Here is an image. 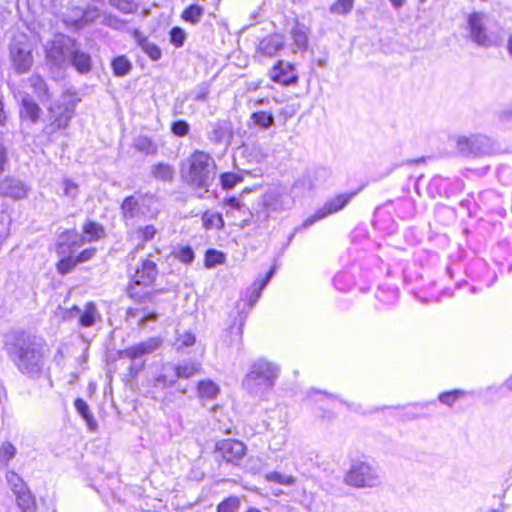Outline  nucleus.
Masks as SVG:
<instances>
[{
    "label": "nucleus",
    "instance_id": "obj_1",
    "mask_svg": "<svg viewBox=\"0 0 512 512\" xmlns=\"http://www.w3.org/2000/svg\"><path fill=\"white\" fill-rule=\"evenodd\" d=\"M5 350L21 374L31 379H38L43 375L49 352L43 338L17 332L7 337Z\"/></svg>",
    "mask_w": 512,
    "mask_h": 512
},
{
    "label": "nucleus",
    "instance_id": "obj_2",
    "mask_svg": "<svg viewBox=\"0 0 512 512\" xmlns=\"http://www.w3.org/2000/svg\"><path fill=\"white\" fill-rule=\"evenodd\" d=\"M47 110V123L43 128V134L50 142H55L66 135L65 131L74 115L75 102L72 95L63 93L47 107Z\"/></svg>",
    "mask_w": 512,
    "mask_h": 512
},
{
    "label": "nucleus",
    "instance_id": "obj_3",
    "mask_svg": "<svg viewBox=\"0 0 512 512\" xmlns=\"http://www.w3.org/2000/svg\"><path fill=\"white\" fill-rule=\"evenodd\" d=\"M279 375V368L266 360L254 362L242 381L244 389L255 396H259L273 388Z\"/></svg>",
    "mask_w": 512,
    "mask_h": 512
},
{
    "label": "nucleus",
    "instance_id": "obj_4",
    "mask_svg": "<svg viewBox=\"0 0 512 512\" xmlns=\"http://www.w3.org/2000/svg\"><path fill=\"white\" fill-rule=\"evenodd\" d=\"M215 176L214 159L204 151H195L189 158L187 181L194 187L203 190V193H207Z\"/></svg>",
    "mask_w": 512,
    "mask_h": 512
},
{
    "label": "nucleus",
    "instance_id": "obj_5",
    "mask_svg": "<svg viewBox=\"0 0 512 512\" xmlns=\"http://www.w3.org/2000/svg\"><path fill=\"white\" fill-rule=\"evenodd\" d=\"M158 275L156 263L151 260H143L141 266L136 270L133 280L128 287V295L138 302L151 300L154 292L144 290L150 287Z\"/></svg>",
    "mask_w": 512,
    "mask_h": 512
},
{
    "label": "nucleus",
    "instance_id": "obj_6",
    "mask_svg": "<svg viewBox=\"0 0 512 512\" xmlns=\"http://www.w3.org/2000/svg\"><path fill=\"white\" fill-rule=\"evenodd\" d=\"M104 234L103 226H82L81 232L76 229H69L59 236L57 254L65 256L74 254L85 241L100 238Z\"/></svg>",
    "mask_w": 512,
    "mask_h": 512
},
{
    "label": "nucleus",
    "instance_id": "obj_7",
    "mask_svg": "<svg viewBox=\"0 0 512 512\" xmlns=\"http://www.w3.org/2000/svg\"><path fill=\"white\" fill-rule=\"evenodd\" d=\"M344 483L355 488H374L381 484V478L375 467L364 461H356L346 472Z\"/></svg>",
    "mask_w": 512,
    "mask_h": 512
},
{
    "label": "nucleus",
    "instance_id": "obj_8",
    "mask_svg": "<svg viewBox=\"0 0 512 512\" xmlns=\"http://www.w3.org/2000/svg\"><path fill=\"white\" fill-rule=\"evenodd\" d=\"M162 344V339L159 337H151L147 340L128 347L124 350L119 351V358H127L132 361L128 368L129 375L135 377L140 371L143 370L145 361L140 359L156 351Z\"/></svg>",
    "mask_w": 512,
    "mask_h": 512
},
{
    "label": "nucleus",
    "instance_id": "obj_9",
    "mask_svg": "<svg viewBox=\"0 0 512 512\" xmlns=\"http://www.w3.org/2000/svg\"><path fill=\"white\" fill-rule=\"evenodd\" d=\"M465 29L467 38L478 46L491 47L496 44V37L487 28V17L484 13L469 14Z\"/></svg>",
    "mask_w": 512,
    "mask_h": 512
},
{
    "label": "nucleus",
    "instance_id": "obj_10",
    "mask_svg": "<svg viewBox=\"0 0 512 512\" xmlns=\"http://www.w3.org/2000/svg\"><path fill=\"white\" fill-rule=\"evenodd\" d=\"M121 208L126 219H133L140 215L147 217L157 210V199L153 195L135 193L124 199Z\"/></svg>",
    "mask_w": 512,
    "mask_h": 512
},
{
    "label": "nucleus",
    "instance_id": "obj_11",
    "mask_svg": "<svg viewBox=\"0 0 512 512\" xmlns=\"http://www.w3.org/2000/svg\"><path fill=\"white\" fill-rule=\"evenodd\" d=\"M75 45V41L70 37L63 34L55 35L45 46L47 60L55 66H64L68 63Z\"/></svg>",
    "mask_w": 512,
    "mask_h": 512
},
{
    "label": "nucleus",
    "instance_id": "obj_12",
    "mask_svg": "<svg viewBox=\"0 0 512 512\" xmlns=\"http://www.w3.org/2000/svg\"><path fill=\"white\" fill-rule=\"evenodd\" d=\"M215 455L217 459L239 465L246 455V446L238 440L224 439L216 444Z\"/></svg>",
    "mask_w": 512,
    "mask_h": 512
},
{
    "label": "nucleus",
    "instance_id": "obj_13",
    "mask_svg": "<svg viewBox=\"0 0 512 512\" xmlns=\"http://www.w3.org/2000/svg\"><path fill=\"white\" fill-rule=\"evenodd\" d=\"M351 197L352 194H340L332 199L327 200L321 207L317 208L315 212L308 217L304 224H314L324 220L331 214L337 213L348 204Z\"/></svg>",
    "mask_w": 512,
    "mask_h": 512
},
{
    "label": "nucleus",
    "instance_id": "obj_14",
    "mask_svg": "<svg viewBox=\"0 0 512 512\" xmlns=\"http://www.w3.org/2000/svg\"><path fill=\"white\" fill-rule=\"evenodd\" d=\"M11 58L18 73L27 72L33 63L30 45L26 41H14L11 45Z\"/></svg>",
    "mask_w": 512,
    "mask_h": 512
},
{
    "label": "nucleus",
    "instance_id": "obj_15",
    "mask_svg": "<svg viewBox=\"0 0 512 512\" xmlns=\"http://www.w3.org/2000/svg\"><path fill=\"white\" fill-rule=\"evenodd\" d=\"M98 317H100V314L93 302H88L83 310L78 306H73L70 309L64 310L62 314L64 320L78 318L79 324L82 327L92 326Z\"/></svg>",
    "mask_w": 512,
    "mask_h": 512
},
{
    "label": "nucleus",
    "instance_id": "obj_16",
    "mask_svg": "<svg viewBox=\"0 0 512 512\" xmlns=\"http://www.w3.org/2000/svg\"><path fill=\"white\" fill-rule=\"evenodd\" d=\"M264 206L268 211H281L293 205L292 197L282 189H269L263 197Z\"/></svg>",
    "mask_w": 512,
    "mask_h": 512
},
{
    "label": "nucleus",
    "instance_id": "obj_17",
    "mask_svg": "<svg viewBox=\"0 0 512 512\" xmlns=\"http://www.w3.org/2000/svg\"><path fill=\"white\" fill-rule=\"evenodd\" d=\"M158 320V314L151 310L149 307H131L126 311V321L135 323L137 327L143 329L148 327L151 323Z\"/></svg>",
    "mask_w": 512,
    "mask_h": 512
},
{
    "label": "nucleus",
    "instance_id": "obj_18",
    "mask_svg": "<svg viewBox=\"0 0 512 512\" xmlns=\"http://www.w3.org/2000/svg\"><path fill=\"white\" fill-rule=\"evenodd\" d=\"M271 78L280 84L290 85L297 81V74L291 63L280 61L273 67Z\"/></svg>",
    "mask_w": 512,
    "mask_h": 512
},
{
    "label": "nucleus",
    "instance_id": "obj_19",
    "mask_svg": "<svg viewBox=\"0 0 512 512\" xmlns=\"http://www.w3.org/2000/svg\"><path fill=\"white\" fill-rule=\"evenodd\" d=\"M27 192V186L19 179L6 178L0 183V195L21 199L27 195Z\"/></svg>",
    "mask_w": 512,
    "mask_h": 512
},
{
    "label": "nucleus",
    "instance_id": "obj_20",
    "mask_svg": "<svg viewBox=\"0 0 512 512\" xmlns=\"http://www.w3.org/2000/svg\"><path fill=\"white\" fill-rule=\"evenodd\" d=\"M284 47V39L281 35L274 34L263 38L256 52L267 57L275 56Z\"/></svg>",
    "mask_w": 512,
    "mask_h": 512
},
{
    "label": "nucleus",
    "instance_id": "obj_21",
    "mask_svg": "<svg viewBox=\"0 0 512 512\" xmlns=\"http://www.w3.org/2000/svg\"><path fill=\"white\" fill-rule=\"evenodd\" d=\"M169 369L173 372L174 377L169 381V385H173L177 379H189L201 371V364L197 362H184L175 366H169Z\"/></svg>",
    "mask_w": 512,
    "mask_h": 512
},
{
    "label": "nucleus",
    "instance_id": "obj_22",
    "mask_svg": "<svg viewBox=\"0 0 512 512\" xmlns=\"http://www.w3.org/2000/svg\"><path fill=\"white\" fill-rule=\"evenodd\" d=\"M21 101V117L29 119L32 123H36L40 118L41 109L33 98L28 94L19 93L18 96Z\"/></svg>",
    "mask_w": 512,
    "mask_h": 512
},
{
    "label": "nucleus",
    "instance_id": "obj_23",
    "mask_svg": "<svg viewBox=\"0 0 512 512\" xmlns=\"http://www.w3.org/2000/svg\"><path fill=\"white\" fill-rule=\"evenodd\" d=\"M451 179L442 176H434L427 185V191L432 197H448L450 195L449 185Z\"/></svg>",
    "mask_w": 512,
    "mask_h": 512
},
{
    "label": "nucleus",
    "instance_id": "obj_24",
    "mask_svg": "<svg viewBox=\"0 0 512 512\" xmlns=\"http://www.w3.org/2000/svg\"><path fill=\"white\" fill-rule=\"evenodd\" d=\"M68 63H71L72 66L79 73H87L91 70V57L89 54L79 50L76 46L73 48V51L69 57Z\"/></svg>",
    "mask_w": 512,
    "mask_h": 512
},
{
    "label": "nucleus",
    "instance_id": "obj_25",
    "mask_svg": "<svg viewBox=\"0 0 512 512\" xmlns=\"http://www.w3.org/2000/svg\"><path fill=\"white\" fill-rule=\"evenodd\" d=\"M219 393V386L210 379L201 380L197 383V396L201 401L214 400Z\"/></svg>",
    "mask_w": 512,
    "mask_h": 512
},
{
    "label": "nucleus",
    "instance_id": "obj_26",
    "mask_svg": "<svg viewBox=\"0 0 512 512\" xmlns=\"http://www.w3.org/2000/svg\"><path fill=\"white\" fill-rule=\"evenodd\" d=\"M28 82L39 100L45 104L50 99V93L44 80L39 75L34 74L29 78Z\"/></svg>",
    "mask_w": 512,
    "mask_h": 512
},
{
    "label": "nucleus",
    "instance_id": "obj_27",
    "mask_svg": "<svg viewBox=\"0 0 512 512\" xmlns=\"http://www.w3.org/2000/svg\"><path fill=\"white\" fill-rule=\"evenodd\" d=\"M274 273H275V268L273 267L266 274L265 278H263L259 281H256L252 285L251 293H250L249 300H248L250 307H253L256 304V302L260 298L262 290L269 283V281L273 277Z\"/></svg>",
    "mask_w": 512,
    "mask_h": 512
},
{
    "label": "nucleus",
    "instance_id": "obj_28",
    "mask_svg": "<svg viewBox=\"0 0 512 512\" xmlns=\"http://www.w3.org/2000/svg\"><path fill=\"white\" fill-rule=\"evenodd\" d=\"M17 504L23 512H35L36 502L35 498L29 489H25L20 493L15 494Z\"/></svg>",
    "mask_w": 512,
    "mask_h": 512
},
{
    "label": "nucleus",
    "instance_id": "obj_29",
    "mask_svg": "<svg viewBox=\"0 0 512 512\" xmlns=\"http://www.w3.org/2000/svg\"><path fill=\"white\" fill-rule=\"evenodd\" d=\"M308 28L304 24L296 23L291 34L295 45L300 50H305L308 45Z\"/></svg>",
    "mask_w": 512,
    "mask_h": 512
},
{
    "label": "nucleus",
    "instance_id": "obj_30",
    "mask_svg": "<svg viewBox=\"0 0 512 512\" xmlns=\"http://www.w3.org/2000/svg\"><path fill=\"white\" fill-rule=\"evenodd\" d=\"M204 14V8L197 4H191L182 12V19L185 22H189L193 25L200 22L202 16Z\"/></svg>",
    "mask_w": 512,
    "mask_h": 512
},
{
    "label": "nucleus",
    "instance_id": "obj_31",
    "mask_svg": "<svg viewBox=\"0 0 512 512\" xmlns=\"http://www.w3.org/2000/svg\"><path fill=\"white\" fill-rule=\"evenodd\" d=\"M152 175L162 181H171L174 177V168L166 163H158L151 168Z\"/></svg>",
    "mask_w": 512,
    "mask_h": 512
},
{
    "label": "nucleus",
    "instance_id": "obj_32",
    "mask_svg": "<svg viewBox=\"0 0 512 512\" xmlns=\"http://www.w3.org/2000/svg\"><path fill=\"white\" fill-rule=\"evenodd\" d=\"M355 0H335L329 6V12L332 15L346 16L351 13Z\"/></svg>",
    "mask_w": 512,
    "mask_h": 512
},
{
    "label": "nucleus",
    "instance_id": "obj_33",
    "mask_svg": "<svg viewBox=\"0 0 512 512\" xmlns=\"http://www.w3.org/2000/svg\"><path fill=\"white\" fill-rule=\"evenodd\" d=\"M111 65H112L114 74L118 77L126 76L132 69L131 62L124 55L116 57L112 61Z\"/></svg>",
    "mask_w": 512,
    "mask_h": 512
},
{
    "label": "nucleus",
    "instance_id": "obj_34",
    "mask_svg": "<svg viewBox=\"0 0 512 512\" xmlns=\"http://www.w3.org/2000/svg\"><path fill=\"white\" fill-rule=\"evenodd\" d=\"M77 412L84 418L90 429H95L96 422L93 414L89 410L88 404L81 398H77L74 402Z\"/></svg>",
    "mask_w": 512,
    "mask_h": 512
},
{
    "label": "nucleus",
    "instance_id": "obj_35",
    "mask_svg": "<svg viewBox=\"0 0 512 512\" xmlns=\"http://www.w3.org/2000/svg\"><path fill=\"white\" fill-rule=\"evenodd\" d=\"M250 118L256 126L262 129H269L274 124V117L270 112L257 111L252 113Z\"/></svg>",
    "mask_w": 512,
    "mask_h": 512
},
{
    "label": "nucleus",
    "instance_id": "obj_36",
    "mask_svg": "<svg viewBox=\"0 0 512 512\" xmlns=\"http://www.w3.org/2000/svg\"><path fill=\"white\" fill-rule=\"evenodd\" d=\"M474 156L486 154L491 149V141L484 135H473Z\"/></svg>",
    "mask_w": 512,
    "mask_h": 512
},
{
    "label": "nucleus",
    "instance_id": "obj_37",
    "mask_svg": "<svg viewBox=\"0 0 512 512\" xmlns=\"http://www.w3.org/2000/svg\"><path fill=\"white\" fill-rule=\"evenodd\" d=\"M456 147L458 152L463 156H474L473 153V135L459 136L456 140Z\"/></svg>",
    "mask_w": 512,
    "mask_h": 512
},
{
    "label": "nucleus",
    "instance_id": "obj_38",
    "mask_svg": "<svg viewBox=\"0 0 512 512\" xmlns=\"http://www.w3.org/2000/svg\"><path fill=\"white\" fill-rule=\"evenodd\" d=\"M393 210H394V207L392 206V204H385L381 207H378L375 210L374 221L372 224H377L378 222H387V221H391V222L395 223L396 222L395 219H393V218L389 219L386 217V216L390 217Z\"/></svg>",
    "mask_w": 512,
    "mask_h": 512
},
{
    "label": "nucleus",
    "instance_id": "obj_39",
    "mask_svg": "<svg viewBox=\"0 0 512 512\" xmlns=\"http://www.w3.org/2000/svg\"><path fill=\"white\" fill-rule=\"evenodd\" d=\"M6 480L14 494L20 493L21 491H24L25 489H27V486L24 483V481L22 480V478H20L13 471L7 472Z\"/></svg>",
    "mask_w": 512,
    "mask_h": 512
},
{
    "label": "nucleus",
    "instance_id": "obj_40",
    "mask_svg": "<svg viewBox=\"0 0 512 512\" xmlns=\"http://www.w3.org/2000/svg\"><path fill=\"white\" fill-rule=\"evenodd\" d=\"M73 254H67L61 256L62 258L57 263V270L60 274L64 275L72 271V269L78 264L77 259L73 258Z\"/></svg>",
    "mask_w": 512,
    "mask_h": 512
},
{
    "label": "nucleus",
    "instance_id": "obj_41",
    "mask_svg": "<svg viewBox=\"0 0 512 512\" xmlns=\"http://www.w3.org/2000/svg\"><path fill=\"white\" fill-rule=\"evenodd\" d=\"M239 508L240 499L236 496H231L217 505V512H237Z\"/></svg>",
    "mask_w": 512,
    "mask_h": 512
},
{
    "label": "nucleus",
    "instance_id": "obj_42",
    "mask_svg": "<svg viewBox=\"0 0 512 512\" xmlns=\"http://www.w3.org/2000/svg\"><path fill=\"white\" fill-rule=\"evenodd\" d=\"M243 178L239 174L226 172L221 174L220 182L223 189L229 190L234 188L237 184L242 182Z\"/></svg>",
    "mask_w": 512,
    "mask_h": 512
},
{
    "label": "nucleus",
    "instance_id": "obj_43",
    "mask_svg": "<svg viewBox=\"0 0 512 512\" xmlns=\"http://www.w3.org/2000/svg\"><path fill=\"white\" fill-rule=\"evenodd\" d=\"M224 260V254L214 249H209L205 254V266L207 268H213L218 264H222Z\"/></svg>",
    "mask_w": 512,
    "mask_h": 512
},
{
    "label": "nucleus",
    "instance_id": "obj_44",
    "mask_svg": "<svg viewBox=\"0 0 512 512\" xmlns=\"http://www.w3.org/2000/svg\"><path fill=\"white\" fill-rule=\"evenodd\" d=\"M135 147L146 154H155L157 151V146L148 137H138L135 140Z\"/></svg>",
    "mask_w": 512,
    "mask_h": 512
},
{
    "label": "nucleus",
    "instance_id": "obj_45",
    "mask_svg": "<svg viewBox=\"0 0 512 512\" xmlns=\"http://www.w3.org/2000/svg\"><path fill=\"white\" fill-rule=\"evenodd\" d=\"M266 479L268 481L286 485V486H291L296 482V479L293 476L283 475L277 471L268 473L266 475Z\"/></svg>",
    "mask_w": 512,
    "mask_h": 512
},
{
    "label": "nucleus",
    "instance_id": "obj_46",
    "mask_svg": "<svg viewBox=\"0 0 512 512\" xmlns=\"http://www.w3.org/2000/svg\"><path fill=\"white\" fill-rule=\"evenodd\" d=\"M435 215L437 221H452L455 215V210L446 205H438L435 208Z\"/></svg>",
    "mask_w": 512,
    "mask_h": 512
},
{
    "label": "nucleus",
    "instance_id": "obj_47",
    "mask_svg": "<svg viewBox=\"0 0 512 512\" xmlns=\"http://www.w3.org/2000/svg\"><path fill=\"white\" fill-rule=\"evenodd\" d=\"M173 254L177 259L185 264H190L194 260V252L189 246L179 247L173 252Z\"/></svg>",
    "mask_w": 512,
    "mask_h": 512
},
{
    "label": "nucleus",
    "instance_id": "obj_48",
    "mask_svg": "<svg viewBox=\"0 0 512 512\" xmlns=\"http://www.w3.org/2000/svg\"><path fill=\"white\" fill-rule=\"evenodd\" d=\"M15 454L16 448L11 443L2 444L0 448V463L6 466Z\"/></svg>",
    "mask_w": 512,
    "mask_h": 512
},
{
    "label": "nucleus",
    "instance_id": "obj_49",
    "mask_svg": "<svg viewBox=\"0 0 512 512\" xmlns=\"http://www.w3.org/2000/svg\"><path fill=\"white\" fill-rule=\"evenodd\" d=\"M186 40V33L180 27H173L170 31V42L177 48L182 47Z\"/></svg>",
    "mask_w": 512,
    "mask_h": 512
},
{
    "label": "nucleus",
    "instance_id": "obj_50",
    "mask_svg": "<svg viewBox=\"0 0 512 512\" xmlns=\"http://www.w3.org/2000/svg\"><path fill=\"white\" fill-rule=\"evenodd\" d=\"M141 49L153 61L159 60L162 56L161 49L152 42H144Z\"/></svg>",
    "mask_w": 512,
    "mask_h": 512
},
{
    "label": "nucleus",
    "instance_id": "obj_51",
    "mask_svg": "<svg viewBox=\"0 0 512 512\" xmlns=\"http://www.w3.org/2000/svg\"><path fill=\"white\" fill-rule=\"evenodd\" d=\"M110 3L126 14L132 13L137 9V5L132 0H110Z\"/></svg>",
    "mask_w": 512,
    "mask_h": 512
},
{
    "label": "nucleus",
    "instance_id": "obj_52",
    "mask_svg": "<svg viewBox=\"0 0 512 512\" xmlns=\"http://www.w3.org/2000/svg\"><path fill=\"white\" fill-rule=\"evenodd\" d=\"M464 395V391L462 390H453L444 392L439 395V400L441 403L452 406L454 402L460 397Z\"/></svg>",
    "mask_w": 512,
    "mask_h": 512
},
{
    "label": "nucleus",
    "instance_id": "obj_53",
    "mask_svg": "<svg viewBox=\"0 0 512 512\" xmlns=\"http://www.w3.org/2000/svg\"><path fill=\"white\" fill-rule=\"evenodd\" d=\"M190 130L189 124L184 120H178L172 123L171 131L174 135L178 137H184L188 134Z\"/></svg>",
    "mask_w": 512,
    "mask_h": 512
},
{
    "label": "nucleus",
    "instance_id": "obj_54",
    "mask_svg": "<svg viewBox=\"0 0 512 512\" xmlns=\"http://www.w3.org/2000/svg\"><path fill=\"white\" fill-rule=\"evenodd\" d=\"M62 185H63V194L70 199H75L76 196L78 195V191H79L78 186L69 179H65L62 182Z\"/></svg>",
    "mask_w": 512,
    "mask_h": 512
},
{
    "label": "nucleus",
    "instance_id": "obj_55",
    "mask_svg": "<svg viewBox=\"0 0 512 512\" xmlns=\"http://www.w3.org/2000/svg\"><path fill=\"white\" fill-rule=\"evenodd\" d=\"M195 340L196 338L192 333L184 332L183 334H180L177 338V348L180 349L184 347H190L194 345Z\"/></svg>",
    "mask_w": 512,
    "mask_h": 512
},
{
    "label": "nucleus",
    "instance_id": "obj_56",
    "mask_svg": "<svg viewBox=\"0 0 512 512\" xmlns=\"http://www.w3.org/2000/svg\"><path fill=\"white\" fill-rule=\"evenodd\" d=\"M244 320L240 322L238 327L231 326L229 328L230 334L233 336L232 342H236L237 349L242 347V334H243Z\"/></svg>",
    "mask_w": 512,
    "mask_h": 512
},
{
    "label": "nucleus",
    "instance_id": "obj_57",
    "mask_svg": "<svg viewBox=\"0 0 512 512\" xmlns=\"http://www.w3.org/2000/svg\"><path fill=\"white\" fill-rule=\"evenodd\" d=\"M226 132L220 125H213L209 133V139L215 143H221L225 138Z\"/></svg>",
    "mask_w": 512,
    "mask_h": 512
},
{
    "label": "nucleus",
    "instance_id": "obj_58",
    "mask_svg": "<svg viewBox=\"0 0 512 512\" xmlns=\"http://www.w3.org/2000/svg\"><path fill=\"white\" fill-rule=\"evenodd\" d=\"M139 238H142L143 241H148L152 239L156 233L154 226H144L137 229L135 232Z\"/></svg>",
    "mask_w": 512,
    "mask_h": 512
},
{
    "label": "nucleus",
    "instance_id": "obj_59",
    "mask_svg": "<svg viewBox=\"0 0 512 512\" xmlns=\"http://www.w3.org/2000/svg\"><path fill=\"white\" fill-rule=\"evenodd\" d=\"M3 135L4 132L0 130V174L5 170V166L8 162L7 149L2 142Z\"/></svg>",
    "mask_w": 512,
    "mask_h": 512
},
{
    "label": "nucleus",
    "instance_id": "obj_60",
    "mask_svg": "<svg viewBox=\"0 0 512 512\" xmlns=\"http://www.w3.org/2000/svg\"><path fill=\"white\" fill-rule=\"evenodd\" d=\"M99 16V12L96 8H93V9H88L87 11H85L83 13V17L81 19V21L83 23H88V22H92L93 20H95L97 17Z\"/></svg>",
    "mask_w": 512,
    "mask_h": 512
},
{
    "label": "nucleus",
    "instance_id": "obj_61",
    "mask_svg": "<svg viewBox=\"0 0 512 512\" xmlns=\"http://www.w3.org/2000/svg\"><path fill=\"white\" fill-rule=\"evenodd\" d=\"M95 249L94 248H89V249H85L84 251H82L77 257V261L78 263H82V262H85V261H88L90 260L94 254H95Z\"/></svg>",
    "mask_w": 512,
    "mask_h": 512
},
{
    "label": "nucleus",
    "instance_id": "obj_62",
    "mask_svg": "<svg viewBox=\"0 0 512 512\" xmlns=\"http://www.w3.org/2000/svg\"><path fill=\"white\" fill-rule=\"evenodd\" d=\"M214 221H217L220 224H224L223 219L220 215H211V217H208V214H204L203 224H214Z\"/></svg>",
    "mask_w": 512,
    "mask_h": 512
},
{
    "label": "nucleus",
    "instance_id": "obj_63",
    "mask_svg": "<svg viewBox=\"0 0 512 512\" xmlns=\"http://www.w3.org/2000/svg\"><path fill=\"white\" fill-rule=\"evenodd\" d=\"M133 38L141 48L143 47L144 42H148L146 37L138 30L133 32Z\"/></svg>",
    "mask_w": 512,
    "mask_h": 512
},
{
    "label": "nucleus",
    "instance_id": "obj_64",
    "mask_svg": "<svg viewBox=\"0 0 512 512\" xmlns=\"http://www.w3.org/2000/svg\"><path fill=\"white\" fill-rule=\"evenodd\" d=\"M389 1L395 9L401 8L406 2V0H389Z\"/></svg>",
    "mask_w": 512,
    "mask_h": 512
}]
</instances>
